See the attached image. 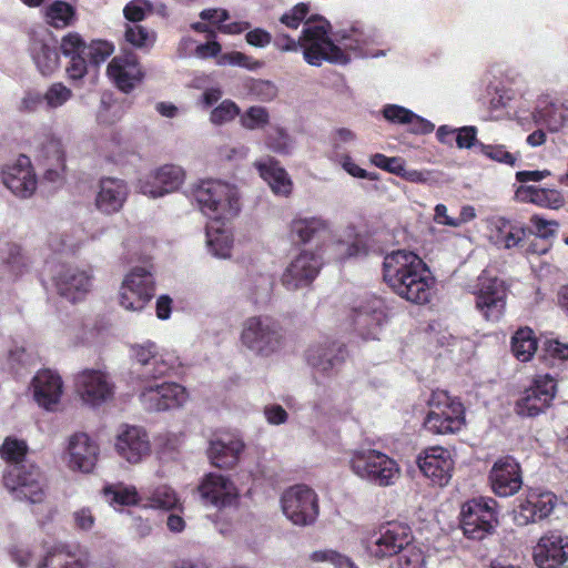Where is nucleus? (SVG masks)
I'll use <instances>...</instances> for the list:
<instances>
[{
  "mask_svg": "<svg viewBox=\"0 0 568 568\" xmlns=\"http://www.w3.org/2000/svg\"><path fill=\"white\" fill-rule=\"evenodd\" d=\"M416 463L424 476L440 487L449 483L455 464L450 452L442 446L425 448L417 456Z\"/></svg>",
  "mask_w": 568,
  "mask_h": 568,
  "instance_id": "nucleus-19",
  "label": "nucleus"
},
{
  "mask_svg": "<svg viewBox=\"0 0 568 568\" xmlns=\"http://www.w3.org/2000/svg\"><path fill=\"white\" fill-rule=\"evenodd\" d=\"M153 508L172 510L179 508L182 510L180 499L174 489L170 486L161 485L150 491L148 498Z\"/></svg>",
  "mask_w": 568,
  "mask_h": 568,
  "instance_id": "nucleus-44",
  "label": "nucleus"
},
{
  "mask_svg": "<svg viewBox=\"0 0 568 568\" xmlns=\"http://www.w3.org/2000/svg\"><path fill=\"white\" fill-rule=\"evenodd\" d=\"M426 557L420 547L408 544L398 557V568H424Z\"/></svg>",
  "mask_w": 568,
  "mask_h": 568,
  "instance_id": "nucleus-52",
  "label": "nucleus"
},
{
  "mask_svg": "<svg viewBox=\"0 0 568 568\" xmlns=\"http://www.w3.org/2000/svg\"><path fill=\"white\" fill-rule=\"evenodd\" d=\"M72 98V91L61 82H55L49 87L43 95L50 108H59Z\"/></svg>",
  "mask_w": 568,
  "mask_h": 568,
  "instance_id": "nucleus-61",
  "label": "nucleus"
},
{
  "mask_svg": "<svg viewBox=\"0 0 568 568\" xmlns=\"http://www.w3.org/2000/svg\"><path fill=\"white\" fill-rule=\"evenodd\" d=\"M557 504V497L550 491L529 493L518 506L515 518L519 525H528L547 518Z\"/></svg>",
  "mask_w": 568,
  "mask_h": 568,
  "instance_id": "nucleus-28",
  "label": "nucleus"
},
{
  "mask_svg": "<svg viewBox=\"0 0 568 568\" xmlns=\"http://www.w3.org/2000/svg\"><path fill=\"white\" fill-rule=\"evenodd\" d=\"M201 211L214 219H227L239 211L236 189L219 180L202 181L193 191Z\"/></svg>",
  "mask_w": 568,
  "mask_h": 568,
  "instance_id": "nucleus-6",
  "label": "nucleus"
},
{
  "mask_svg": "<svg viewBox=\"0 0 568 568\" xmlns=\"http://www.w3.org/2000/svg\"><path fill=\"white\" fill-rule=\"evenodd\" d=\"M536 121L545 124L549 131L561 129L567 120L565 111L555 103H549L536 111Z\"/></svg>",
  "mask_w": 568,
  "mask_h": 568,
  "instance_id": "nucleus-46",
  "label": "nucleus"
},
{
  "mask_svg": "<svg viewBox=\"0 0 568 568\" xmlns=\"http://www.w3.org/2000/svg\"><path fill=\"white\" fill-rule=\"evenodd\" d=\"M44 21L57 30L73 27L78 21L77 8L67 1L54 0L44 9Z\"/></svg>",
  "mask_w": 568,
  "mask_h": 568,
  "instance_id": "nucleus-38",
  "label": "nucleus"
},
{
  "mask_svg": "<svg viewBox=\"0 0 568 568\" xmlns=\"http://www.w3.org/2000/svg\"><path fill=\"white\" fill-rule=\"evenodd\" d=\"M493 493L499 497L516 495L523 486V471L520 464L513 456L498 458L488 474Z\"/></svg>",
  "mask_w": 568,
  "mask_h": 568,
  "instance_id": "nucleus-18",
  "label": "nucleus"
},
{
  "mask_svg": "<svg viewBox=\"0 0 568 568\" xmlns=\"http://www.w3.org/2000/svg\"><path fill=\"white\" fill-rule=\"evenodd\" d=\"M184 172L180 166L165 164L146 180H140V191L151 197L163 196L180 187Z\"/></svg>",
  "mask_w": 568,
  "mask_h": 568,
  "instance_id": "nucleus-27",
  "label": "nucleus"
},
{
  "mask_svg": "<svg viewBox=\"0 0 568 568\" xmlns=\"http://www.w3.org/2000/svg\"><path fill=\"white\" fill-rule=\"evenodd\" d=\"M532 558L539 568H561L568 561V536L550 530L534 547Z\"/></svg>",
  "mask_w": 568,
  "mask_h": 568,
  "instance_id": "nucleus-20",
  "label": "nucleus"
},
{
  "mask_svg": "<svg viewBox=\"0 0 568 568\" xmlns=\"http://www.w3.org/2000/svg\"><path fill=\"white\" fill-rule=\"evenodd\" d=\"M335 41L337 45L349 57L348 51L357 52L362 50L364 44L363 32L356 28L351 31H339L335 33Z\"/></svg>",
  "mask_w": 568,
  "mask_h": 568,
  "instance_id": "nucleus-54",
  "label": "nucleus"
},
{
  "mask_svg": "<svg viewBox=\"0 0 568 568\" xmlns=\"http://www.w3.org/2000/svg\"><path fill=\"white\" fill-rule=\"evenodd\" d=\"M114 52L113 43L106 40H92L87 47L85 54L93 65H100Z\"/></svg>",
  "mask_w": 568,
  "mask_h": 568,
  "instance_id": "nucleus-55",
  "label": "nucleus"
},
{
  "mask_svg": "<svg viewBox=\"0 0 568 568\" xmlns=\"http://www.w3.org/2000/svg\"><path fill=\"white\" fill-rule=\"evenodd\" d=\"M310 4L300 2L295 4L290 11L285 12L281 18V23L290 29H297L303 22L308 19Z\"/></svg>",
  "mask_w": 568,
  "mask_h": 568,
  "instance_id": "nucleus-62",
  "label": "nucleus"
},
{
  "mask_svg": "<svg viewBox=\"0 0 568 568\" xmlns=\"http://www.w3.org/2000/svg\"><path fill=\"white\" fill-rule=\"evenodd\" d=\"M29 447L26 440L8 436L0 446V457L7 466L26 465L31 463L27 459Z\"/></svg>",
  "mask_w": 568,
  "mask_h": 568,
  "instance_id": "nucleus-42",
  "label": "nucleus"
},
{
  "mask_svg": "<svg viewBox=\"0 0 568 568\" xmlns=\"http://www.w3.org/2000/svg\"><path fill=\"white\" fill-rule=\"evenodd\" d=\"M40 156L43 158L48 164L64 166L65 153L61 141L54 136H47L44 142L41 143Z\"/></svg>",
  "mask_w": 568,
  "mask_h": 568,
  "instance_id": "nucleus-51",
  "label": "nucleus"
},
{
  "mask_svg": "<svg viewBox=\"0 0 568 568\" xmlns=\"http://www.w3.org/2000/svg\"><path fill=\"white\" fill-rule=\"evenodd\" d=\"M197 490L202 500L220 510L231 507H237L240 503V493L236 485L221 474H206Z\"/></svg>",
  "mask_w": 568,
  "mask_h": 568,
  "instance_id": "nucleus-17",
  "label": "nucleus"
},
{
  "mask_svg": "<svg viewBox=\"0 0 568 568\" xmlns=\"http://www.w3.org/2000/svg\"><path fill=\"white\" fill-rule=\"evenodd\" d=\"M29 52L42 75H51L59 68L60 57L58 50L45 38L32 33L29 42Z\"/></svg>",
  "mask_w": 568,
  "mask_h": 568,
  "instance_id": "nucleus-34",
  "label": "nucleus"
},
{
  "mask_svg": "<svg viewBox=\"0 0 568 568\" xmlns=\"http://www.w3.org/2000/svg\"><path fill=\"white\" fill-rule=\"evenodd\" d=\"M114 385L102 369L85 368L74 376V390L88 405L100 406L113 396Z\"/></svg>",
  "mask_w": 568,
  "mask_h": 568,
  "instance_id": "nucleus-16",
  "label": "nucleus"
},
{
  "mask_svg": "<svg viewBox=\"0 0 568 568\" xmlns=\"http://www.w3.org/2000/svg\"><path fill=\"white\" fill-rule=\"evenodd\" d=\"M242 343L261 356H270L283 344L281 326L270 317L253 316L244 322L241 334Z\"/></svg>",
  "mask_w": 568,
  "mask_h": 568,
  "instance_id": "nucleus-10",
  "label": "nucleus"
},
{
  "mask_svg": "<svg viewBox=\"0 0 568 568\" xmlns=\"http://www.w3.org/2000/svg\"><path fill=\"white\" fill-rule=\"evenodd\" d=\"M348 463L351 470L357 477L374 486H393L400 477V467L397 462L377 449H355Z\"/></svg>",
  "mask_w": 568,
  "mask_h": 568,
  "instance_id": "nucleus-4",
  "label": "nucleus"
},
{
  "mask_svg": "<svg viewBox=\"0 0 568 568\" xmlns=\"http://www.w3.org/2000/svg\"><path fill=\"white\" fill-rule=\"evenodd\" d=\"M38 568H84L80 559L65 545L55 544L49 548L37 565Z\"/></svg>",
  "mask_w": 568,
  "mask_h": 568,
  "instance_id": "nucleus-39",
  "label": "nucleus"
},
{
  "mask_svg": "<svg viewBox=\"0 0 568 568\" xmlns=\"http://www.w3.org/2000/svg\"><path fill=\"white\" fill-rule=\"evenodd\" d=\"M475 307L487 322H499L505 314L507 286L497 276L481 275L474 292Z\"/></svg>",
  "mask_w": 568,
  "mask_h": 568,
  "instance_id": "nucleus-12",
  "label": "nucleus"
},
{
  "mask_svg": "<svg viewBox=\"0 0 568 568\" xmlns=\"http://www.w3.org/2000/svg\"><path fill=\"white\" fill-rule=\"evenodd\" d=\"M106 73L124 93H130L144 78L139 59L133 52L114 57L108 64Z\"/></svg>",
  "mask_w": 568,
  "mask_h": 568,
  "instance_id": "nucleus-22",
  "label": "nucleus"
},
{
  "mask_svg": "<svg viewBox=\"0 0 568 568\" xmlns=\"http://www.w3.org/2000/svg\"><path fill=\"white\" fill-rule=\"evenodd\" d=\"M329 234L327 221L322 217H297L291 223V235L305 244L324 239Z\"/></svg>",
  "mask_w": 568,
  "mask_h": 568,
  "instance_id": "nucleus-37",
  "label": "nucleus"
},
{
  "mask_svg": "<svg viewBox=\"0 0 568 568\" xmlns=\"http://www.w3.org/2000/svg\"><path fill=\"white\" fill-rule=\"evenodd\" d=\"M33 395L39 406L47 410H54L63 392V382L57 373L50 369H42L37 373L32 381Z\"/></svg>",
  "mask_w": 568,
  "mask_h": 568,
  "instance_id": "nucleus-30",
  "label": "nucleus"
},
{
  "mask_svg": "<svg viewBox=\"0 0 568 568\" xmlns=\"http://www.w3.org/2000/svg\"><path fill=\"white\" fill-rule=\"evenodd\" d=\"M250 94L253 95L256 100L268 102L274 100L277 97V87L268 80H252L248 85Z\"/></svg>",
  "mask_w": 568,
  "mask_h": 568,
  "instance_id": "nucleus-60",
  "label": "nucleus"
},
{
  "mask_svg": "<svg viewBox=\"0 0 568 568\" xmlns=\"http://www.w3.org/2000/svg\"><path fill=\"white\" fill-rule=\"evenodd\" d=\"M53 281L58 293L73 303L82 300L91 287V276L71 266H63Z\"/></svg>",
  "mask_w": 568,
  "mask_h": 568,
  "instance_id": "nucleus-29",
  "label": "nucleus"
},
{
  "mask_svg": "<svg viewBox=\"0 0 568 568\" xmlns=\"http://www.w3.org/2000/svg\"><path fill=\"white\" fill-rule=\"evenodd\" d=\"M476 148L487 159L509 166H515L518 159L516 154L507 151L506 146L503 144L478 143L476 144Z\"/></svg>",
  "mask_w": 568,
  "mask_h": 568,
  "instance_id": "nucleus-50",
  "label": "nucleus"
},
{
  "mask_svg": "<svg viewBox=\"0 0 568 568\" xmlns=\"http://www.w3.org/2000/svg\"><path fill=\"white\" fill-rule=\"evenodd\" d=\"M497 501L490 497H477L462 505L459 521L463 534L473 540H483L491 535L498 523Z\"/></svg>",
  "mask_w": 568,
  "mask_h": 568,
  "instance_id": "nucleus-7",
  "label": "nucleus"
},
{
  "mask_svg": "<svg viewBox=\"0 0 568 568\" xmlns=\"http://www.w3.org/2000/svg\"><path fill=\"white\" fill-rule=\"evenodd\" d=\"M103 494L111 505L134 506L140 501L139 493L133 486H106L103 488Z\"/></svg>",
  "mask_w": 568,
  "mask_h": 568,
  "instance_id": "nucleus-43",
  "label": "nucleus"
},
{
  "mask_svg": "<svg viewBox=\"0 0 568 568\" xmlns=\"http://www.w3.org/2000/svg\"><path fill=\"white\" fill-rule=\"evenodd\" d=\"M382 274L386 285L399 297L418 305L430 302L436 280L417 253L404 248L387 253Z\"/></svg>",
  "mask_w": 568,
  "mask_h": 568,
  "instance_id": "nucleus-1",
  "label": "nucleus"
},
{
  "mask_svg": "<svg viewBox=\"0 0 568 568\" xmlns=\"http://www.w3.org/2000/svg\"><path fill=\"white\" fill-rule=\"evenodd\" d=\"M532 235L531 229L501 217L496 222L491 237L494 243L503 248H523L528 254L545 253V250L538 251L534 243L530 242Z\"/></svg>",
  "mask_w": 568,
  "mask_h": 568,
  "instance_id": "nucleus-25",
  "label": "nucleus"
},
{
  "mask_svg": "<svg viewBox=\"0 0 568 568\" xmlns=\"http://www.w3.org/2000/svg\"><path fill=\"white\" fill-rule=\"evenodd\" d=\"M114 447L118 455L130 464L140 463L151 452L149 435L139 426L125 425L118 434Z\"/></svg>",
  "mask_w": 568,
  "mask_h": 568,
  "instance_id": "nucleus-24",
  "label": "nucleus"
},
{
  "mask_svg": "<svg viewBox=\"0 0 568 568\" xmlns=\"http://www.w3.org/2000/svg\"><path fill=\"white\" fill-rule=\"evenodd\" d=\"M538 348V339L530 327L518 328L511 337V352L520 362L532 358Z\"/></svg>",
  "mask_w": 568,
  "mask_h": 568,
  "instance_id": "nucleus-40",
  "label": "nucleus"
},
{
  "mask_svg": "<svg viewBox=\"0 0 568 568\" xmlns=\"http://www.w3.org/2000/svg\"><path fill=\"white\" fill-rule=\"evenodd\" d=\"M270 122V114L264 106H250L241 116V124L247 130L264 128Z\"/></svg>",
  "mask_w": 568,
  "mask_h": 568,
  "instance_id": "nucleus-53",
  "label": "nucleus"
},
{
  "mask_svg": "<svg viewBox=\"0 0 568 568\" xmlns=\"http://www.w3.org/2000/svg\"><path fill=\"white\" fill-rule=\"evenodd\" d=\"M124 39L133 48L150 52L156 42L158 33L141 24H125Z\"/></svg>",
  "mask_w": 568,
  "mask_h": 568,
  "instance_id": "nucleus-41",
  "label": "nucleus"
},
{
  "mask_svg": "<svg viewBox=\"0 0 568 568\" xmlns=\"http://www.w3.org/2000/svg\"><path fill=\"white\" fill-rule=\"evenodd\" d=\"M516 196L521 201L531 202L538 205H545L551 197L554 202L560 200V194L557 191L539 189L537 186H520L516 191Z\"/></svg>",
  "mask_w": 568,
  "mask_h": 568,
  "instance_id": "nucleus-49",
  "label": "nucleus"
},
{
  "mask_svg": "<svg viewBox=\"0 0 568 568\" xmlns=\"http://www.w3.org/2000/svg\"><path fill=\"white\" fill-rule=\"evenodd\" d=\"M68 450L72 468L83 473L92 471L98 460L99 446L85 433L71 436Z\"/></svg>",
  "mask_w": 568,
  "mask_h": 568,
  "instance_id": "nucleus-32",
  "label": "nucleus"
},
{
  "mask_svg": "<svg viewBox=\"0 0 568 568\" xmlns=\"http://www.w3.org/2000/svg\"><path fill=\"white\" fill-rule=\"evenodd\" d=\"M3 254V262L14 277L26 272L28 258L22 254L21 247L18 244L8 243Z\"/></svg>",
  "mask_w": 568,
  "mask_h": 568,
  "instance_id": "nucleus-48",
  "label": "nucleus"
},
{
  "mask_svg": "<svg viewBox=\"0 0 568 568\" xmlns=\"http://www.w3.org/2000/svg\"><path fill=\"white\" fill-rule=\"evenodd\" d=\"M329 158L342 165V168L352 176L358 179H368V180H377L378 175L374 172H367L366 170L359 168L352 160L348 153H342L338 151L337 143H334V150H332Z\"/></svg>",
  "mask_w": 568,
  "mask_h": 568,
  "instance_id": "nucleus-47",
  "label": "nucleus"
},
{
  "mask_svg": "<svg viewBox=\"0 0 568 568\" xmlns=\"http://www.w3.org/2000/svg\"><path fill=\"white\" fill-rule=\"evenodd\" d=\"M427 406L428 412L423 426L434 435L456 434L466 425V409L463 402L445 389L432 390Z\"/></svg>",
  "mask_w": 568,
  "mask_h": 568,
  "instance_id": "nucleus-3",
  "label": "nucleus"
},
{
  "mask_svg": "<svg viewBox=\"0 0 568 568\" xmlns=\"http://www.w3.org/2000/svg\"><path fill=\"white\" fill-rule=\"evenodd\" d=\"M255 166L261 178L267 182L274 194L288 196L292 193L293 182L286 170L280 165L277 160L268 156L265 160L256 162Z\"/></svg>",
  "mask_w": 568,
  "mask_h": 568,
  "instance_id": "nucleus-35",
  "label": "nucleus"
},
{
  "mask_svg": "<svg viewBox=\"0 0 568 568\" xmlns=\"http://www.w3.org/2000/svg\"><path fill=\"white\" fill-rule=\"evenodd\" d=\"M323 265L322 256L310 251L301 252L286 267L282 284L287 290L308 286L318 275Z\"/></svg>",
  "mask_w": 568,
  "mask_h": 568,
  "instance_id": "nucleus-21",
  "label": "nucleus"
},
{
  "mask_svg": "<svg viewBox=\"0 0 568 568\" xmlns=\"http://www.w3.org/2000/svg\"><path fill=\"white\" fill-rule=\"evenodd\" d=\"M155 283L153 275L145 267H133L124 277L119 302L128 311H142L153 298Z\"/></svg>",
  "mask_w": 568,
  "mask_h": 568,
  "instance_id": "nucleus-11",
  "label": "nucleus"
},
{
  "mask_svg": "<svg viewBox=\"0 0 568 568\" xmlns=\"http://www.w3.org/2000/svg\"><path fill=\"white\" fill-rule=\"evenodd\" d=\"M412 540L413 534L408 525L389 521L371 536L367 551L376 558L392 557L399 554Z\"/></svg>",
  "mask_w": 568,
  "mask_h": 568,
  "instance_id": "nucleus-14",
  "label": "nucleus"
},
{
  "mask_svg": "<svg viewBox=\"0 0 568 568\" xmlns=\"http://www.w3.org/2000/svg\"><path fill=\"white\" fill-rule=\"evenodd\" d=\"M329 22L321 16H311L304 23L300 37L304 60L315 67L323 61L346 64L351 58L328 36Z\"/></svg>",
  "mask_w": 568,
  "mask_h": 568,
  "instance_id": "nucleus-2",
  "label": "nucleus"
},
{
  "mask_svg": "<svg viewBox=\"0 0 568 568\" xmlns=\"http://www.w3.org/2000/svg\"><path fill=\"white\" fill-rule=\"evenodd\" d=\"M244 449L245 444L239 436L223 434L210 440L206 454L214 467L232 469L239 464Z\"/></svg>",
  "mask_w": 568,
  "mask_h": 568,
  "instance_id": "nucleus-26",
  "label": "nucleus"
},
{
  "mask_svg": "<svg viewBox=\"0 0 568 568\" xmlns=\"http://www.w3.org/2000/svg\"><path fill=\"white\" fill-rule=\"evenodd\" d=\"M2 483L16 499L41 504L47 498L45 477L34 463L6 466Z\"/></svg>",
  "mask_w": 568,
  "mask_h": 568,
  "instance_id": "nucleus-5",
  "label": "nucleus"
},
{
  "mask_svg": "<svg viewBox=\"0 0 568 568\" xmlns=\"http://www.w3.org/2000/svg\"><path fill=\"white\" fill-rule=\"evenodd\" d=\"M556 394L557 381L549 374L537 375L518 393L514 412L520 417H536L552 405Z\"/></svg>",
  "mask_w": 568,
  "mask_h": 568,
  "instance_id": "nucleus-9",
  "label": "nucleus"
},
{
  "mask_svg": "<svg viewBox=\"0 0 568 568\" xmlns=\"http://www.w3.org/2000/svg\"><path fill=\"white\" fill-rule=\"evenodd\" d=\"M240 114L239 105L232 100H224L215 106L210 115V120L214 124H223L232 121Z\"/></svg>",
  "mask_w": 568,
  "mask_h": 568,
  "instance_id": "nucleus-59",
  "label": "nucleus"
},
{
  "mask_svg": "<svg viewBox=\"0 0 568 568\" xmlns=\"http://www.w3.org/2000/svg\"><path fill=\"white\" fill-rule=\"evenodd\" d=\"M346 354L344 344L331 342L324 346H311L306 352V359L318 372L329 373L345 361Z\"/></svg>",
  "mask_w": 568,
  "mask_h": 568,
  "instance_id": "nucleus-33",
  "label": "nucleus"
},
{
  "mask_svg": "<svg viewBox=\"0 0 568 568\" xmlns=\"http://www.w3.org/2000/svg\"><path fill=\"white\" fill-rule=\"evenodd\" d=\"M88 44L78 32H69L62 37L60 50L67 58L75 57L77 54L84 55Z\"/></svg>",
  "mask_w": 568,
  "mask_h": 568,
  "instance_id": "nucleus-56",
  "label": "nucleus"
},
{
  "mask_svg": "<svg viewBox=\"0 0 568 568\" xmlns=\"http://www.w3.org/2000/svg\"><path fill=\"white\" fill-rule=\"evenodd\" d=\"M189 398L184 386L178 383L150 384L142 387L139 400L148 412H164L182 407Z\"/></svg>",
  "mask_w": 568,
  "mask_h": 568,
  "instance_id": "nucleus-15",
  "label": "nucleus"
},
{
  "mask_svg": "<svg viewBox=\"0 0 568 568\" xmlns=\"http://www.w3.org/2000/svg\"><path fill=\"white\" fill-rule=\"evenodd\" d=\"M282 508L293 524L311 525L318 516V498L312 488L296 485L283 494Z\"/></svg>",
  "mask_w": 568,
  "mask_h": 568,
  "instance_id": "nucleus-13",
  "label": "nucleus"
},
{
  "mask_svg": "<svg viewBox=\"0 0 568 568\" xmlns=\"http://www.w3.org/2000/svg\"><path fill=\"white\" fill-rule=\"evenodd\" d=\"M268 149L280 154H287L291 149L290 136L282 128H272L265 139Z\"/></svg>",
  "mask_w": 568,
  "mask_h": 568,
  "instance_id": "nucleus-58",
  "label": "nucleus"
},
{
  "mask_svg": "<svg viewBox=\"0 0 568 568\" xmlns=\"http://www.w3.org/2000/svg\"><path fill=\"white\" fill-rule=\"evenodd\" d=\"M216 62L219 65H237L247 70H255L261 67V62L240 51L222 53Z\"/></svg>",
  "mask_w": 568,
  "mask_h": 568,
  "instance_id": "nucleus-57",
  "label": "nucleus"
},
{
  "mask_svg": "<svg viewBox=\"0 0 568 568\" xmlns=\"http://www.w3.org/2000/svg\"><path fill=\"white\" fill-rule=\"evenodd\" d=\"M151 10V3L148 0H132L123 9L124 18L133 24L145 19V11Z\"/></svg>",
  "mask_w": 568,
  "mask_h": 568,
  "instance_id": "nucleus-64",
  "label": "nucleus"
},
{
  "mask_svg": "<svg viewBox=\"0 0 568 568\" xmlns=\"http://www.w3.org/2000/svg\"><path fill=\"white\" fill-rule=\"evenodd\" d=\"M3 184L21 199L30 197L37 189V176L30 158L21 154L2 171Z\"/></svg>",
  "mask_w": 568,
  "mask_h": 568,
  "instance_id": "nucleus-23",
  "label": "nucleus"
},
{
  "mask_svg": "<svg viewBox=\"0 0 568 568\" xmlns=\"http://www.w3.org/2000/svg\"><path fill=\"white\" fill-rule=\"evenodd\" d=\"M349 321L353 329L363 339H378L388 322L387 306L384 300L376 295L364 296L355 301Z\"/></svg>",
  "mask_w": 568,
  "mask_h": 568,
  "instance_id": "nucleus-8",
  "label": "nucleus"
},
{
  "mask_svg": "<svg viewBox=\"0 0 568 568\" xmlns=\"http://www.w3.org/2000/svg\"><path fill=\"white\" fill-rule=\"evenodd\" d=\"M128 194L129 189L123 180L103 178L100 180V190L95 196V206L104 214L116 213L124 205Z\"/></svg>",
  "mask_w": 568,
  "mask_h": 568,
  "instance_id": "nucleus-31",
  "label": "nucleus"
},
{
  "mask_svg": "<svg viewBox=\"0 0 568 568\" xmlns=\"http://www.w3.org/2000/svg\"><path fill=\"white\" fill-rule=\"evenodd\" d=\"M371 162L375 166L397 176H399L400 172L404 171L405 161L399 156L389 158L383 153H375L371 156Z\"/></svg>",
  "mask_w": 568,
  "mask_h": 568,
  "instance_id": "nucleus-63",
  "label": "nucleus"
},
{
  "mask_svg": "<svg viewBox=\"0 0 568 568\" xmlns=\"http://www.w3.org/2000/svg\"><path fill=\"white\" fill-rule=\"evenodd\" d=\"M207 246L210 251L217 257H229L231 255L233 240L231 235L224 231L213 227L206 229Z\"/></svg>",
  "mask_w": 568,
  "mask_h": 568,
  "instance_id": "nucleus-45",
  "label": "nucleus"
},
{
  "mask_svg": "<svg viewBox=\"0 0 568 568\" xmlns=\"http://www.w3.org/2000/svg\"><path fill=\"white\" fill-rule=\"evenodd\" d=\"M131 355L141 368L144 365H149V361H155L158 373H170L174 368V362L172 357L160 349V347L151 341L142 344H134L130 348Z\"/></svg>",
  "mask_w": 568,
  "mask_h": 568,
  "instance_id": "nucleus-36",
  "label": "nucleus"
}]
</instances>
